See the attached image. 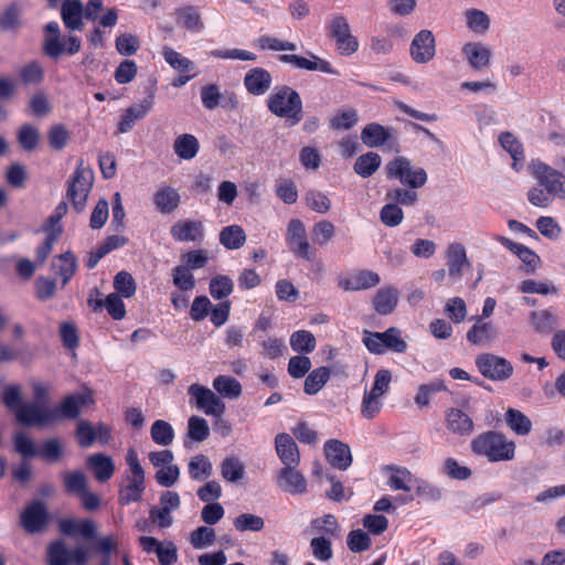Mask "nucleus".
Instances as JSON below:
<instances>
[{
  "label": "nucleus",
  "instance_id": "8",
  "mask_svg": "<svg viewBox=\"0 0 565 565\" xmlns=\"http://www.w3.org/2000/svg\"><path fill=\"white\" fill-rule=\"evenodd\" d=\"M93 182V171L79 163L68 181L66 192V196L71 200L76 212H82L85 209Z\"/></svg>",
  "mask_w": 565,
  "mask_h": 565
},
{
  "label": "nucleus",
  "instance_id": "20",
  "mask_svg": "<svg viewBox=\"0 0 565 565\" xmlns=\"http://www.w3.org/2000/svg\"><path fill=\"white\" fill-rule=\"evenodd\" d=\"M243 83L248 94L263 96L269 90L273 76L264 67H253L245 74Z\"/></svg>",
  "mask_w": 565,
  "mask_h": 565
},
{
  "label": "nucleus",
  "instance_id": "32",
  "mask_svg": "<svg viewBox=\"0 0 565 565\" xmlns=\"http://www.w3.org/2000/svg\"><path fill=\"white\" fill-rule=\"evenodd\" d=\"M170 233L178 242H193L203 237V225L200 221H179L171 226Z\"/></svg>",
  "mask_w": 565,
  "mask_h": 565
},
{
  "label": "nucleus",
  "instance_id": "63",
  "mask_svg": "<svg viewBox=\"0 0 565 565\" xmlns=\"http://www.w3.org/2000/svg\"><path fill=\"white\" fill-rule=\"evenodd\" d=\"M359 120L355 109H344L330 119V127L333 130H350Z\"/></svg>",
  "mask_w": 565,
  "mask_h": 565
},
{
  "label": "nucleus",
  "instance_id": "45",
  "mask_svg": "<svg viewBox=\"0 0 565 565\" xmlns=\"http://www.w3.org/2000/svg\"><path fill=\"white\" fill-rule=\"evenodd\" d=\"M246 242V234L239 225H228L220 232V243L227 249H238Z\"/></svg>",
  "mask_w": 565,
  "mask_h": 565
},
{
  "label": "nucleus",
  "instance_id": "11",
  "mask_svg": "<svg viewBox=\"0 0 565 565\" xmlns=\"http://www.w3.org/2000/svg\"><path fill=\"white\" fill-rule=\"evenodd\" d=\"M476 366L480 374L494 382L509 380L513 374L512 363L493 353H482L476 358Z\"/></svg>",
  "mask_w": 565,
  "mask_h": 565
},
{
  "label": "nucleus",
  "instance_id": "42",
  "mask_svg": "<svg viewBox=\"0 0 565 565\" xmlns=\"http://www.w3.org/2000/svg\"><path fill=\"white\" fill-rule=\"evenodd\" d=\"M53 267L56 268L57 275L62 278V286L64 287L74 276L77 269V260L75 255L67 250L53 262Z\"/></svg>",
  "mask_w": 565,
  "mask_h": 565
},
{
  "label": "nucleus",
  "instance_id": "38",
  "mask_svg": "<svg viewBox=\"0 0 565 565\" xmlns=\"http://www.w3.org/2000/svg\"><path fill=\"white\" fill-rule=\"evenodd\" d=\"M173 150L181 160H191L198 154L200 142L194 135L182 134L174 139Z\"/></svg>",
  "mask_w": 565,
  "mask_h": 565
},
{
  "label": "nucleus",
  "instance_id": "33",
  "mask_svg": "<svg viewBox=\"0 0 565 565\" xmlns=\"http://www.w3.org/2000/svg\"><path fill=\"white\" fill-rule=\"evenodd\" d=\"M87 467L99 482L108 481L115 472V463L110 456L98 452L88 456Z\"/></svg>",
  "mask_w": 565,
  "mask_h": 565
},
{
  "label": "nucleus",
  "instance_id": "2",
  "mask_svg": "<svg viewBox=\"0 0 565 565\" xmlns=\"http://www.w3.org/2000/svg\"><path fill=\"white\" fill-rule=\"evenodd\" d=\"M125 460L128 471L122 476V484L118 490V503L122 507L140 502L146 491V472L135 448L127 450Z\"/></svg>",
  "mask_w": 565,
  "mask_h": 565
},
{
  "label": "nucleus",
  "instance_id": "30",
  "mask_svg": "<svg viewBox=\"0 0 565 565\" xmlns=\"http://www.w3.org/2000/svg\"><path fill=\"white\" fill-rule=\"evenodd\" d=\"M153 204L161 214H171L180 205L181 196L172 186H161L153 194Z\"/></svg>",
  "mask_w": 565,
  "mask_h": 565
},
{
  "label": "nucleus",
  "instance_id": "22",
  "mask_svg": "<svg viewBox=\"0 0 565 565\" xmlns=\"http://www.w3.org/2000/svg\"><path fill=\"white\" fill-rule=\"evenodd\" d=\"M380 281L381 278L377 273L362 269L355 271L349 278H340L338 286L345 291H358L375 287Z\"/></svg>",
  "mask_w": 565,
  "mask_h": 565
},
{
  "label": "nucleus",
  "instance_id": "51",
  "mask_svg": "<svg viewBox=\"0 0 565 565\" xmlns=\"http://www.w3.org/2000/svg\"><path fill=\"white\" fill-rule=\"evenodd\" d=\"M164 61L175 71L180 73L191 72L194 70V63L181 55L179 52L170 46H163L161 52Z\"/></svg>",
  "mask_w": 565,
  "mask_h": 565
},
{
  "label": "nucleus",
  "instance_id": "41",
  "mask_svg": "<svg viewBox=\"0 0 565 565\" xmlns=\"http://www.w3.org/2000/svg\"><path fill=\"white\" fill-rule=\"evenodd\" d=\"M382 159L376 152L370 151L358 157L354 162V172L362 178H370L381 167Z\"/></svg>",
  "mask_w": 565,
  "mask_h": 565
},
{
  "label": "nucleus",
  "instance_id": "18",
  "mask_svg": "<svg viewBox=\"0 0 565 565\" xmlns=\"http://www.w3.org/2000/svg\"><path fill=\"white\" fill-rule=\"evenodd\" d=\"M413 61L418 64L430 62L436 54L435 36L429 30L419 31L413 39L409 47Z\"/></svg>",
  "mask_w": 565,
  "mask_h": 565
},
{
  "label": "nucleus",
  "instance_id": "48",
  "mask_svg": "<svg viewBox=\"0 0 565 565\" xmlns=\"http://www.w3.org/2000/svg\"><path fill=\"white\" fill-rule=\"evenodd\" d=\"M465 19L467 28L476 34H484L490 28V18L482 10L468 9Z\"/></svg>",
  "mask_w": 565,
  "mask_h": 565
},
{
  "label": "nucleus",
  "instance_id": "37",
  "mask_svg": "<svg viewBox=\"0 0 565 565\" xmlns=\"http://www.w3.org/2000/svg\"><path fill=\"white\" fill-rule=\"evenodd\" d=\"M530 321L537 333L547 334L558 326V317L552 309L532 311Z\"/></svg>",
  "mask_w": 565,
  "mask_h": 565
},
{
  "label": "nucleus",
  "instance_id": "5",
  "mask_svg": "<svg viewBox=\"0 0 565 565\" xmlns=\"http://www.w3.org/2000/svg\"><path fill=\"white\" fill-rule=\"evenodd\" d=\"M362 342L372 354L376 355H382L387 350L396 353H404L407 350V343L402 339L401 330L395 327L384 332L364 330Z\"/></svg>",
  "mask_w": 565,
  "mask_h": 565
},
{
  "label": "nucleus",
  "instance_id": "3",
  "mask_svg": "<svg viewBox=\"0 0 565 565\" xmlns=\"http://www.w3.org/2000/svg\"><path fill=\"white\" fill-rule=\"evenodd\" d=\"M475 455L486 457L490 462L512 460L515 456V443L502 433L489 430L476 436L470 444Z\"/></svg>",
  "mask_w": 565,
  "mask_h": 565
},
{
  "label": "nucleus",
  "instance_id": "47",
  "mask_svg": "<svg viewBox=\"0 0 565 565\" xmlns=\"http://www.w3.org/2000/svg\"><path fill=\"white\" fill-rule=\"evenodd\" d=\"M214 390L226 398H237L242 394L241 383L230 375H217L213 380Z\"/></svg>",
  "mask_w": 565,
  "mask_h": 565
},
{
  "label": "nucleus",
  "instance_id": "26",
  "mask_svg": "<svg viewBox=\"0 0 565 565\" xmlns=\"http://www.w3.org/2000/svg\"><path fill=\"white\" fill-rule=\"evenodd\" d=\"M462 54L471 68L481 71L490 65L491 50L481 42H468L462 46Z\"/></svg>",
  "mask_w": 565,
  "mask_h": 565
},
{
  "label": "nucleus",
  "instance_id": "50",
  "mask_svg": "<svg viewBox=\"0 0 565 565\" xmlns=\"http://www.w3.org/2000/svg\"><path fill=\"white\" fill-rule=\"evenodd\" d=\"M150 436L153 443L159 446H169L174 439V430L170 423L158 419L150 428Z\"/></svg>",
  "mask_w": 565,
  "mask_h": 565
},
{
  "label": "nucleus",
  "instance_id": "59",
  "mask_svg": "<svg viewBox=\"0 0 565 565\" xmlns=\"http://www.w3.org/2000/svg\"><path fill=\"white\" fill-rule=\"evenodd\" d=\"M210 436V427L203 417L191 416L188 420V437L196 443H202Z\"/></svg>",
  "mask_w": 565,
  "mask_h": 565
},
{
  "label": "nucleus",
  "instance_id": "15",
  "mask_svg": "<svg viewBox=\"0 0 565 565\" xmlns=\"http://www.w3.org/2000/svg\"><path fill=\"white\" fill-rule=\"evenodd\" d=\"M50 521L45 504L40 500L29 503L20 514V525L29 534L43 532Z\"/></svg>",
  "mask_w": 565,
  "mask_h": 565
},
{
  "label": "nucleus",
  "instance_id": "16",
  "mask_svg": "<svg viewBox=\"0 0 565 565\" xmlns=\"http://www.w3.org/2000/svg\"><path fill=\"white\" fill-rule=\"evenodd\" d=\"M15 419L24 426L44 427L53 423L52 407L38 402H26L17 409Z\"/></svg>",
  "mask_w": 565,
  "mask_h": 565
},
{
  "label": "nucleus",
  "instance_id": "31",
  "mask_svg": "<svg viewBox=\"0 0 565 565\" xmlns=\"http://www.w3.org/2000/svg\"><path fill=\"white\" fill-rule=\"evenodd\" d=\"M64 25L72 31L83 28L84 6L81 0H64L61 8Z\"/></svg>",
  "mask_w": 565,
  "mask_h": 565
},
{
  "label": "nucleus",
  "instance_id": "46",
  "mask_svg": "<svg viewBox=\"0 0 565 565\" xmlns=\"http://www.w3.org/2000/svg\"><path fill=\"white\" fill-rule=\"evenodd\" d=\"M289 343L294 352L305 355L313 352L317 345L315 335L307 330L295 331Z\"/></svg>",
  "mask_w": 565,
  "mask_h": 565
},
{
  "label": "nucleus",
  "instance_id": "1",
  "mask_svg": "<svg viewBox=\"0 0 565 565\" xmlns=\"http://www.w3.org/2000/svg\"><path fill=\"white\" fill-rule=\"evenodd\" d=\"M268 110L289 126L298 125L303 117V105L299 93L288 85H278L266 99Z\"/></svg>",
  "mask_w": 565,
  "mask_h": 565
},
{
  "label": "nucleus",
  "instance_id": "49",
  "mask_svg": "<svg viewBox=\"0 0 565 565\" xmlns=\"http://www.w3.org/2000/svg\"><path fill=\"white\" fill-rule=\"evenodd\" d=\"M234 290V282L227 275H216L210 280L209 291L215 300L226 299Z\"/></svg>",
  "mask_w": 565,
  "mask_h": 565
},
{
  "label": "nucleus",
  "instance_id": "28",
  "mask_svg": "<svg viewBox=\"0 0 565 565\" xmlns=\"http://www.w3.org/2000/svg\"><path fill=\"white\" fill-rule=\"evenodd\" d=\"M152 96L143 99L140 104L127 108L120 116L118 132L126 134L132 129L136 121L146 117L152 107Z\"/></svg>",
  "mask_w": 565,
  "mask_h": 565
},
{
  "label": "nucleus",
  "instance_id": "52",
  "mask_svg": "<svg viewBox=\"0 0 565 565\" xmlns=\"http://www.w3.org/2000/svg\"><path fill=\"white\" fill-rule=\"evenodd\" d=\"M244 473V465L236 457H226L221 463V475L226 481L237 482Z\"/></svg>",
  "mask_w": 565,
  "mask_h": 565
},
{
  "label": "nucleus",
  "instance_id": "21",
  "mask_svg": "<svg viewBox=\"0 0 565 565\" xmlns=\"http://www.w3.org/2000/svg\"><path fill=\"white\" fill-rule=\"evenodd\" d=\"M324 455L328 462L339 470H347L352 463L350 447L337 439H330L324 444Z\"/></svg>",
  "mask_w": 565,
  "mask_h": 565
},
{
  "label": "nucleus",
  "instance_id": "6",
  "mask_svg": "<svg viewBox=\"0 0 565 565\" xmlns=\"http://www.w3.org/2000/svg\"><path fill=\"white\" fill-rule=\"evenodd\" d=\"M387 177L397 179L403 185L419 189L427 182V173L423 168L413 167L406 157H396L386 164Z\"/></svg>",
  "mask_w": 565,
  "mask_h": 565
},
{
  "label": "nucleus",
  "instance_id": "13",
  "mask_svg": "<svg viewBox=\"0 0 565 565\" xmlns=\"http://www.w3.org/2000/svg\"><path fill=\"white\" fill-rule=\"evenodd\" d=\"M181 505V499L178 492L167 490L159 497V505L149 510V519L160 529H168L173 524L172 512Z\"/></svg>",
  "mask_w": 565,
  "mask_h": 565
},
{
  "label": "nucleus",
  "instance_id": "56",
  "mask_svg": "<svg viewBox=\"0 0 565 565\" xmlns=\"http://www.w3.org/2000/svg\"><path fill=\"white\" fill-rule=\"evenodd\" d=\"M447 386L443 381H433L419 385L415 396V403L419 407L428 406L434 394L446 391Z\"/></svg>",
  "mask_w": 565,
  "mask_h": 565
},
{
  "label": "nucleus",
  "instance_id": "9",
  "mask_svg": "<svg viewBox=\"0 0 565 565\" xmlns=\"http://www.w3.org/2000/svg\"><path fill=\"white\" fill-rule=\"evenodd\" d=\"M533 177L552 198L565 200V174L548 164L533 160L530 163Z\"/></svg>",
  "mask_w": 565,
  "mask_h": 565
},
{
  "label": "nucleus",
  "instance_id": "34",
  "mask_svg": "<svg viewBox=\"0 0 565 565\" xmlns=\"http://www.w3.org/2000/svg\"><path fill=\"white\" fill-rule=\"evenodd\" d=\"M398 302V290L393 286L380 288L373 298V309L382 316L392 313Z\"/></svg>",
  "mask_w": 565,
  "mask_h": 565
},
{
  "label": "nucleus",
  "instance_id": "17",
  "mask_svg": "<svg viewBox=\"0 0 565 565\" xmlns=\"http://www.w3.org/2000/svg\"><path fill=\"white\" fill-rule=\"evenodd\" d=\"M361 140L369 148L396 145V131L377 122H370L361 130Z\"/></svg>",
  "mask_w": 565,
  "mask_h": 565
},
{
  "label": "nucleus",
  "instance_id": "61",
  "mask_svg": "<svg viewBox=\"0 0 565 565\" xmlns=\"http://www.w3.org/2000/svg\"><path fill=\"white\" fill-rule=\"evenodd\" d=\"M2 404L9 409L14 412L17 415V409L22 406V394L21 386L19 384H10L3 387L0 395Z\"/></svg>",
  "mask_w": 565,
  "mask_h": 565
},
{
  "label": "nucleus",
  "instance_id": "57",
  "mask_svg": "<svg viewBox=\"0 0 565 565\" xmlns=\"http://www.w3.org/2000/svg\"><path fill=\"white\" fill-rule=\"evenodd\" d=\"M47 561L50 565H70L71 551L66 548L63 541H54L47 547Z\"/></svg>",
  "mask_w": 565,
  "mask_h": 565
},
{
  "label": "nucleus",
  "instance_id": "64",
  "mask_svg": "<svg viewBox=\"0 0 565 565\" xmlns=\"http://www.w3.org/2000/svg\"><path fill=\"white\" fill-rule=\"evenodd\" d=\"M63 455L62 443L58 438H50L41 444L38 449V456L47 462H56Z\"/></svg>",
  "mask_w": 565,
  "mask_h": 565
},
{
  "label": "nucleus",
  "instance_id": "36",
  "mask_svg": "<svg viewBox=\"0 0 565 565\" xmlns=\"http://www.w3.org/2000/svg\"><path fill=\"white\" fill-rule=\"evenodd\" d=\"M386 470L388 471L387 486L392 490H403L406 492L413 490L416 477L413 476L408 469L398 466H388Z\"/></svg>",
  "mask_w": 565,
  "mask_h": 565
},
{
  "label": "nucleus",
  "instance_id": "35",
  "mask_svg": "<svg viewBox=\"0 0 565 565\" xmlns=\"http://www.w3.org/2000/svg\"><path fill=\"white\" fill-rule=\"evenodd\" d=\"M175 21L179 25L185 28L192 33H201L204 23L201 19L199 8L195 6H184L175 10Z\"/></svg>",
  "mask_w": 565,
  "mask_h": 565
},
{
  "label": "nucleus",
  "instance_id": "43",
  "mask_svg": "<svg viewBox=\"0 0 565 565\" xmlns=\"http://www.w3.org/2000/svg\"><path fill=\"white\" fill-rule=\"evenodd\" d=\"M188 471L191 479L203 481L212 476L213 466L205 455L199 454L189 461Z\"/></svg>",
  "mask_w": 565,
  "mask_h": 565
},
{
  "label": "nucleus",
  "instance_id": "23",
  "mask_svg": "<svg viewBox=\"0 0 565 565\" xmlns=\"http://www.w3.org/2000/svg\"><path fill=\"white\" fill-rule=\"evenodd\" d=\"M275 448L284 467H298L300 454L296 441L286 433L278 434L275 438Z\"/></svg>",
  "mask_w": 565,
  "mask_h": 565
},
{
  "label": "nucleus",
  "instance_id": "44",
  "mask_svg": "<svg viewBox=\"0 0 565 565\" xmlns=\"http://www.w3.org/2000/svg\"><path fill=\"white\" fill-rule=\"evenodd\" d=\"M505 423L510 429L519 436H526L532 429L531 419L515 408H508L505 412Z\"/></svg>",
  "mask_w": 565,
  "mask_h": 565
},
{
  "label": "nucleus",
  "instance_id": "53",
  "mask_svg": "<svg viewBox=\"0 0 565 565\" xmlns=\"http://www.w3.org/2000/svg\"><path fill=\"white\" fill-rule=\"evenodd\" d=\"M22 10L23 6L19 2L9 4L0 14V29L9 31L19 28Z\"/></svg>",
  "mask_w": 565,
  "mask_h": 565
},
{
  "label": "nucleus",
  "instance_id": "25",
  "mask_svg": "<svg viewBox=\"0 0 565 565\" xmlns=\"http://www.w3.org/2000/svg\"><path fill=\"white\" fill-rule=\"evenodd\" d=\"M445 424L450 433L460 437L469 436L475 428L471 417L456 407L446 409Z\"/></svg>",
  "mask_w": 565,
  "mask_h": 565
},
{
  "label": "nucleus",
  "instance_id": "39",
  "mask_svg": "<svg viewBox=\"0 0 565 565\" xmlns=\"http://www.w3.org/2000/svg\"><path fill=\"white\" fill-rule=\"evenodd\" d=\"M499 142L501 147L509 152L511 158L513 159L512 168L515 171H519L522 167V162L524 161V152L522 143L518 140V138L509 132H502L499 136Z\"/></svg>",
  "mask_w": 565,
  "mask_h": 565
},
{
  "label": "nucleus",
  "instance_id": "19",
  "mask_svg": "<svg viewBox=\"0 0 565 565\" xmlns=\"http://www.w3.org/2000/svg\"><path fill=\"white\" fill-rule=\"evenodd\" d=\"M277 486L290 494L307 492V480L297 467H282L277 473Z\"/></svg>",
  "mask_w": 565,
  "mask_h": 565
},
{
  "label": "nucleus",
  "instance_id": "24",
  "mask_svg": "<svg viewBox=\"0 0 565 565\" xmlns=\"http://www.w3.org/2000/svg\"><path fill=\"white\" fill-rule=\"evenodd\" d=\"M503 247L512 252L526 266L527 273H533L541 264L539 255L523 244L515 243L510 238L501 235L494 237Z\"/></svg>",
  "mask_w": 565,
  "mask_h": 565
},
{
  "label": "nucleus",
  "instance_id": "14",
  "mask_svg": "<svg viewBox=\"0 0 565 565\" xmlns=\"http://www.w3.org/2000/svg\"><path fill=\"white\" fill-rule=\"evenodd\" d=\"M94 404L90 391L70 394L62 399L60 405L52 407L53 420L76 419L84 406Z\"/></svg>",
  "mask_w": 565,
  "mask_h": 565
},
{
  "label": "nucleus",
  "instance_id": "40",
  "mask_svg": "<svg viewBox=\"0 0 565 565\" xmlns=\"http://www.w3.org/2000/svg\"><path fill=\"white\" fill-rule=\"evenodd\" d=\"M331 372L327 366H320L309 371L305 383L303 392L308 395L317 394L330 380Z\"/></svg>",
  "mask_w": 565,
  "mask_h": 565
},
{
  "label": "nucleus",
  "instance_id": "62",
  "mask_svg": "<svg viewBox=\"0 0 565 565\" xmlns=\"http://www.w3.org/2000/svg\"><path fill=\"white\" fill-rule=\"evenodd\" d=\"M19 76L24 85L40 84L44 79V70L38 61H31L20 70Z\"/></svg>",
  "mask_w": 565,
  "mask_h": 565
},
{
  "label": "nucleus",
  "instance_id": "29",
  "mask_svg": "<svg viewBox=\"0 0 565 565\" xmlns=\"http://www.w3.org/2000/svg\"><path fill=\"white\" fill-rule=\"evenodd\" d=\"M447 257L449 277L454 281L460 280L463 268L470 265L467 258L465 246L460 243L450 244L448 247Z\"/></svg>",
  "mask_w": 565,
  "mask_h": 565
},
{
  "label": "nucleus",
  "instance_id": "12",
  "mask_svg": "<svg viewBox=\"0 0 565 565\" xmlns=\"http://www.w3.org/2000/svg\"><path fill=\"white\" fill-rule=\"evenodd\" d=\"M188 395L190 396V404L209 416H220L225 412V404L213 393L209 387L194 383L188 387Z\"/></svg>",
  "mask_w": 565,
  "mask_h": 565
},
{
  "label": "nucleus",
  "instance_id": "58",
  "mask_svg": "<svg viewBox=\"0 0 565 565\" xmlns=\"http://www.w3.org/2000/svg\"><path fill=\"white\" fill-rule=\"evenodd\" d=\"M312 556L322 563L329 562L333 557L332 543L324 536H316L310 541Z\"/></svg>",
  "mask_w": 565,
  "mask_h": 565
},
{
  "label": "nucleus",
  "instance_id": "55",
  "mask_svg": "<svg viewBox=\"0 0 565 565\" xmlns=\"http://www.w3.org/2000/svg\"><path fill=\"white\" fill-rule=\"evenodd\" d=\"M381 397L382 395H379L372 391H364L361 403V414L364 418L372 419L381 412L383 407Z\"/></svg>",
  "mask_w": 565,
  "mask_h": 565
},
{
  "label": "nucleus",
  "instance_id": "7",
  "mask_svg": "<svg viewBox=\"0 0 565 565\" xmlns=\"http://www.w3.org/2000/svg\"><path fill=\"white\" fill-rule=\"evenodd\" d=\"M328 35L335 42V50L342 56H350L359 50V41L351 33L350 24L342 14L332 15L327 22Z\"/></svg>",
  "mask_w": 565,
  "mask_h": 565
},
{
  "label": "nucleus",
  "instance_id": "4",
  "mask_svg": "<svg viewBox=\"0 0 565 565\" xmlns=\"http://www.w3.org/2000/svg\"><path fill=\"white\" fill-rule=\"evenodd\" d=\"M81 47L82 42L77 35H61L60 24L56 21L45 24L42 50L47 57L58 60L63 54L72 56L78 53Z\"/></svg>",
  "mask_w": 565,
  "mask_h": 565
},
{
  "label": "nucleus",
  "instance_id": "60",
  "mask_svg": "<svg viewBox=\"0 0 565 565\" xmlns=\"http://www.w3.org/2000/svg\"><path fill=\"white\" fill-rule=\"evenodd\" d=\"M233 524L238 532H259L264 529L265 521L262 516L250 513H242L234 519Z\"/></svg>",
  "mask_w": 565,
  "mask_h": 565
},
{
  "label": "nucleus",
  "instance_id": "10",
  "mask_svg": "<svg viewBox=\"0 0 565 565\" xmlns=\"http://www.w3.org/2000/svg\"><path fill=\"white\" fill-rule=\"evenodd\" d=\"M286 243L290 252L298 258L312 262L317 257V249L308 241L305 224L299 218L289 221L286 232Z\"/></svg>",
  "mask_w": 565,
  "mask_h": 565
},
{
  "label": "nucleus",
  "instance_id": "27",
  "mask_svg": "<svg viewBox=\"0 0 565 565\" xmlns=\"http://www.w3.org/2000/svg\"><path fill=\"white\" fill-rule=\"evenodd\" d=\"M498 328L491 321L477 318L475 324L468 330L467 340L473 345H486L498 338Z\"/></svg>",
  "mask_w": 565,
  "mask_h": 565
},
{
  "label": "nucleus",
  "instance_id": "54",
  "mask_svg": "<svg viewBox=\"0 0 565 565\" xmlns=\"http://www.w3.org/2000/svg\"><path fill=\"white\" fill-rule=\"evenodd\" d=\"M63 482L65 490L68 493L73 494H82L87 490V478L84 472L77 471H66L63 473Z\"/></svg>",
  "mask_w": 565,
  "mask_h": 565
}]
</instances>
